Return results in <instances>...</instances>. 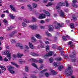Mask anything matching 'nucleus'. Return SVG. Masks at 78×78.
Here are the masks:
<instances>
[{
    "label": "nucleus",
    "mask_w": 78,
    "mask_h": 78,
    "mask_svg": "<svg viewBox=\"0 0 78 78\" xmlns=\"http://www.w3.org/2000/svg\"><path fill=\"white\" fill-rule=\"evenodd\" d=\"M65 73L66 75L67 76H71V74L73 73V70L72 69V67L68 66V67L66 70Z\"/></svg>",
    "instance_id": "1"
},
{
    "label": "nucleus",
    "mask_w": 78,
    "mask_h": 78,
    "mask_svg": "<svg viewBox=\"0 0 78 78\" xmlns=\"http://www.w3.org/2000/svg\"><path fill=\"white\" fill-rule=\"evenodd\" d=\"M2 55H7V58L9 59H11V54L9 53V51H3L2 52Z\"/></svg>",
    "instance_id": "2"
},
{
    "label": "nucleus",
    "mask_w": 78,
    "mask_h": 78,
    "mask_svg": "<svg viewBox=\"0 0 78 78\" xmlns=\"http://www.w3.org/2000/svg\"><path fill=\"white\" fill-rule=\"evenodd\" d=\"M8 70L9 71H10V72L12 74H14L15 73V71L13 70H11V69H14V67H12L11 66H9L8 67Z\"/></svg>",
    "instance_id": "3"
},
{
    "label": "nucleus",
    "mask_w": 78,
    "mask_h": 78,
    "mask_svg": "<svg viewBox=\"0 0 78 78\" xmlns=\"http://www.w3.org/2000/svg\"><path fill=\"white\" fill-rule=\"evenodd\" d=\"M29 27L31 28L32 30H36L37 29L38 26H37V25L35 24H33V25H29Z\"/></svg>",
    "instance_id": "4"
},
{
    "label": "nucleus",
    "mask_w": 78,
    "mask_h": 78,
    "mask_svg": "<svg viewBox=\"0 0 78 78\" xmlns=\"http://www.w3.org/2000/svg\"><path fill=\"white\" fill-rule=\"evenodd\" d=\"M69 56L71 59L72 61H73V62H76V58L75 57V56L73 55H69Z\"/></svg>",
    "instance_id": "5"
},
{
    "label": "nucleus",
    "mask_w": 78,
    "mask_h": 78,
    "mask_svg": "<svg viewBox=\"0 0 78 78\" xmlns=\"http://www.w3.org/2000/svg\"><path fill=\"white\" fill-rule=\"evenodd\" d=\"M48 27L49 28V31H53L54 27L52 25H49Z\"/></svg>",
    "instance_id": "6"
},
{
    "label": "nucleus",
    "mask_w": 78,
    "mask_h": 78,
    "mask_svg": "<svg viewBox=\"0 0 78 78\" xmlns=\"http://www.w3.org/2000/svg\"><path fill=\"white\" fill-rule=\"evenodd\" d=\"M53 52L51 51L49 52V53L46 54L45 56L47 57L51 56H52V55H53Z\"/></svg>",
    "instance_id": "7"
},
{
    "label": "nucleus",
    "mask_w": 78,
    "mask_h": 78,
    "mask_svg": "<svg viewBox=\"0 0 78 78\" xmlns=\"http://www.w3.org/2000/svg\"><path fill=\"white\" fill-rule=\"evenodd\" d=\"M47 70V69H44L42 71L40 72L41 74H40V77H43V76H44L43 73L44 72H46Z\"/></svg>",
    "instance_id": "8"
},
{
    "label": "nucleus",
    "mask_w": 78,
    "mask_h": 78,
    "mask_svg": "<svg viewBox=\"0 0 78 78\" xmlns=\"http://www.w3.org/2000/svg\"><path fill=\"white\" fill-rule=\"evenodd\" d=\"M60 63L59 62H55L53 63V65L55 67H58V66L59 65V64H60Z\"/></svg>",
    "instance_id": "9"
},
{
    "label": "nucleus",
    "mask_w": 78,
    "mask_h": 78,
    "mask_svg": "<svg viewBox=\"0 0 78 78\" xmlns=\"http://www.w3.org/2000/svg\"><path fill=\"white\" fill-rule=\"evenodd\" d=\"M59 6H64L65 5V3L63 2H61L59 3L58 4Z\"/></svg>",
    "instance_id": "10"
},
{
    "label": "nucleus",
    "mask_w": 78,
    "mask_h": 78,
    "mask_svg": "<svg viewBox=\"0 0 78 78\" xmlns=\"http://www.w3.org/2000/svg\"><path fill=\"white\" fill-rule=\"evenodd\" d=\"M44 12V13L46 15L47 17H50V14L48 12V11H46L45 10H43Z\"/></svg>",
    "instance_id": "11"
},
{
    "label": "nucleus",
    "mask_w": 78,
    "mask_h": 78,
    "mask_svg": "<svg viewBox=\"0 0 78 78\" xmlns=\"http://www.w3.org/2000/svg\"><path fill=\"white\" fill-rule=\"evenodd\" d=\"M45 17V15L44 14H41L39 17V19H44Z\"/></svg>",
    "instance_id": "12"
},
{
    "label": "nucleus",
    "mask_w": 78,
    "mask_h": 78,
    "mask_svg": "<svg viewBox=\"0 0 78 78\" xmlns=\"http://www.w3.org/2000/svg\"><path fill=\"white\" fill-rule=\"evenodd\" d=\"M10 8L12 9V11H14V12H16V9L14 8V7L13 5H11L10 6Z\"/></svg>",
    "instance_id": "13"
},
{
    "label": "nucleus",
    "mask_w": 78,
    "mask_h": 78,
    "mask_svg": "<svg viewBox=\"0 0 78 78\" xmlns=\"http://www.w3.org/2000/svg\"><path fill=\"white\" fill-rule=\"evenodd\" d=\"M50 71L53 74V75H55L57 73V72H55V71L52 70L51 69H50Z\"/></svg>",
    "instance_id": "14"
},
{
    "label": "nucleus",
    "mask_w": 78,
    "mask_h": 78,
    "mask_svg": "<svg viewBox=\"0 0 78 78\" xmlns=\"http://www.w3.org/2000/svg\"><path fill=\"white\" fill-rule=\"evenodd\" d=\"M31 55L33 56H39V54H38L35 53L34 52H32L30 53Z\"/></svg>",
    "instance_id": "15"
},
{
    "label": "nucleus",
    "mask_w": 78,
    "mask_h": 78,
    "mask_svg": "<svg viewBox=\"0 0 78 78\" xmlns=\"http://www.w3.org/2000/svg\"><path fill=\"white\" fill-rule=\"evenodd\" d=\"M57 25L58 26L59 28H61L64 26V23H63L60 24V23H57Z\"/></svg>",
    "instance_id": "16"
},
{
    "label": "nucleus",
    "mask_w": 78,
    "mask_h": 78,
    "mask_svg": "<svg viewBox=\"0 0 78 78\" xmlns=\"http://www.w3.org/2000/svg\"><path fill=\"white\" fill-rule=\"evenodd\" d=\"M60 12V16L64 18V12H62V10H61Z\"/></svg>",
    "instance_id": "17"
},
{
    "label": "nucleus",
    "mask_w": 78,
    "mask_h": 78,
    "mask_svg": "<svg viewBox=\"0 0 78 78\" xmlns=\"http://www.w3.org/2000/svg\"><path fill=\"white\" fill-rule=\"evenodd\" d=\"M55 60V61H60L62 60V58H61V57H59L58 58H56Z\"/></svg>",
    "instance_id": "18"
},
{
    "label": "nucleus",
    "mask_w": 78,
    "mask_h": 78,
    "mask_svg": "<svg viewBox=\"0 0 78 78\" xmlns=\"http://www.w3.org/2000/svg\"><path fill=\"white\" fill-rule=\"evenodd\" d=\"M0 67L2 70H6V68L4 66H2V65H0Z\"/></svg>",
    "instance_id": "19"
},
{
    "label": "nucleus",
    "mask_w": 78,
    "mask_h": 78,
    "mask_svg": "<svg viewBox=\"0 0 78 78\" xmlns=\"http://www.w3.org/2000/svg\"><path fill=\"white\" fill-rule=\"evenodd\" d=\"M30 61H32V62H37V60L36 59H35L33 58H32L30 59Z\"/></svg>",
    "instance_id": "20"
},
{
    "label": "nucleus",
    "mask_w": 78,
    "mask_h": 78,
    "mask_svg": "<svg viewBox=\"0 0 78 78\" xmlns=\"http://www.w3.org/2000/svg\"><path fill=\"white\" fill-rule=\"evenodd\" d=\"M29 47L31 48H32V49L34 48V46L32 44V43H29Z\"/></svg>",
    "instance_id": "21"
},
{
    "label": "nucleus",
    "mask_w": 78,
    "mask_h": 78,
    "mask_svg": "<svg viewBox=\"0 0 78 78\" xmlns=\"http://www.w3.org/2000/svg\"><path fill=\"white\" fill-rule=\"evenodd\" d=\"M35 36L37 38V39H41V38H42V37L38 34H36Z\"/></svg>",
    "instance_id": "22"
},
{
    "label": "nucleus",
    "mask_w": 78,
    "mask_h": 78,
    "mask_svg": "<svg viewBox=\"0 0 78 78\" xmlns=\"http://www.w3.org/2000/svg\"><path fill=\"white\" fill-rule=\"evenodd\" d=\"M24 22H26V23H30V21L28 20H27V19H24L23 20Z\"/></svg>",
    "instance_id": "23"
},
{
    "label": "nucleus",
    "mask_w": 78,
    "mask_h": 78,
    "mask_svg": "<svg viewBox=\"0 0 78 78\" xmlns=\"http://www.w3.org/2000/svg\"><path fill=\"white\" fill-rule=\"evenodd\" d=\"M31 39H32V41L33 42H36V41H37V40H36V39L34 38V37H32Z\"/></svg>",
    "instance_id": "24"
},
{
    "label": "nucleus",
    "mask_w": 78,
    "mask_h": 78,
    "mask_svg": "<svg viewBox=\"0 0 78 78\" xmlns=\"http://www.w3.org/2000/svg\"><path fill=\"white\" fill-rule=\"evenodd\" d=\"M11 63L12 65H14V66H16L17 68L19 67V66L17 65L16 63L12 62H11Z\"/></svg>",
    "instance_id": "25"
},
{
    "label": "nucleus",
    "mask_w": 78,
    "mask_h": 78,
    "mask_svg": "<svg viewBox=\"0 0 78 78\" xmlns=\"http://www.w3.org/2000/svg\"><path fill=\"white\" fill-rule=\"evenodd\" d=\"M32 66H33V67H35L37 69V66L36 64L35 63H33L32 64Z\"/></svg>",
    "instance_id": "26"
},
{
    "label": "nucleus",
    "mask_w": 78,
    "mask_h": 78,
    "mask_svg": "<svg viewBox=\"0 0 78 78\" xmlns=\"http://www.w3.org/2000/svg\"><path fill=\"white\" fill-rule=\"evenodd\" d=\"M53 4L51 2H49L47 5H46V6L48 7L51 6Z\"/></svg>",
    "instance_id": "27"
},
{
    "label": "nucleus",
    "mask_w": 78,
    "mask_h": 78,
    "mask_svg": "<svg viewBox=\"0 0 78 78\" xmlns=\"http://www.w3.org/2000/svg\"><path fill=\"white\" fill-rule=\"evenodd\" d=\"M70 26H71L70 27L71 28H75L74 27V23H71L70 24Z\"/></svg>",
    "instance_id": "28"
},
{
    "label": "nucleus",
    "mask_w": 78,
    "mask_h": 78,
    "mask_svg": "<svg viewBox=\"0 0 78 78\" xmlns=\"http://www.w3.org/2000/svg\"><path fill=\"white\" fill-rule=\"evenodd\" d=\"M46 51L47 52L49 51V46L47 45L46 47Z\"/></svg>",
    "instance_id": "29"
},
{
    "label": "nucleus",
    "mask_w": 78,
    "mask_h": 78,
    "mask_svg": "<svg viewBox=\"0 0 78 78\" xmlns=\"http://www.w3.org/2000/svg\"><path fill=\"white\" fill-rule=\"evenodd\" d=\"M63 68H64V66H59L58 68V69H59V71H61V69H63Z\"/></svg>",
    "instance_id": "30"
},
{
    "label": "nucleus",
    "mask_w": 78,
    "mask_h": 78,
    "mask_svg": "<svg viewBox=\"0 0 78 78\" xmlns=\"http://www.w3.org/2000/svg\"><path fill=\"white\" fill-rule=\"evenodd\" d=\"M62 38L63 39L64 41H67V38H66V36H63L62 37Z\"/></svg>",
    "instance_id": "31"
},
{
    "label": "nucleus",
    "mask_w": 78,
    "mask_h": 78,
    "mask_svg": "<svg viewBox=\"0 0 78 78\" xmlns=\"http://www.w3.org/2000/svg\"><path fill=\"white\" fill-rule=\"evenodd\" d=\"M29 70V68L28 66H26L25 68V71L28 72Z\"/></svg>",
    "instance_id": "32"
},
{
    "label": "nucleus",
    "mask_w": 78,
    "mask_h": 78,
    "mask_svg": "<svg viewBox=\"0 0 78 78\" xmlns=\"http://www.w3.org/2000/svg\"><path fill=\"white\" fill-rule=\"evenodd\" d=\"M33 8H36V7H37V4L34 3L33 4Z\"/></svg>",
    "instance_id": "33"
},
{
    "label": "nucleus",
    "mask_w": 78,
    "mask_h": 78,
    "mask_svg": "<svg viewBox=\"0 0 78 78\" xmlns=\"http://www.w3.org/2000/svg\"><path fill=\"white\" fill-rule=\"evenodd\" d=\"M9 16L10 17H11V18L12 19H14V16H13V15L12 14H10Z\"/></svg>",
    "instance_id": "34"
},
{
    "label": "nucleus",
    "mask_w": 78,
    "mask_h": 78,
    "mask_svg": "<svg viewBox=\"0 0 78 78\" xmlns=\"http://www.w3.org/2000/svg\"><path fill=\"white\" fill-rule=\"evenodd\" d=\"M73 19L74 20H76V17H75V15L74 14L73 15Z\"/></svg>",
    "instance_id": "35"
},
{
    "label": "nucleus",
    "mask_w": 78,
    "mask_h": 78,
    "mask_svg": "<svg viewBox=\"0 0 78 78\" xmlns=\"http://www.w3.org/2000/svg\"><path fill=\"white\" fill-rule=\"evenodd\" d=\"M33 20H32V22H34L36 21V19L34 17H32Z\"/></svg>",
    "instance_id": "36"
},
{
    "label": "nucleus",
    "mask_w": 78,
    "mask_h": 78,
    "mask_svg": "<svg viewBox=\"0 0 78 78\" xmlns=\"http://www.w3.org/2000/svg\"><path fill=\"white\" fill-rule=\"evenodd\" d=\"M16 46L17 47H20V42H17L16 44Z\"/></svg>",
    "instance_id": "37"
},
{
    "label": "nucleus",
    "mask_w": 78,
    "mask_h": 78,
    "mask_svg": "<svg viewBox=\"0 0 78 78\" xmlns=\"http://www.w3.org/2000/svg\"><path fill=\"white\" fill-rule=\"evenodd\" d=\"M49 61H50V63H52L53 61V59L52 58H50L49 59Z\"/></svg>",
    "instance_id": "38"
},
{
    "label": "nucleus",
    "mask_w": 78,
    "mask_h": 78,
    "mask_svg": "<svg viewBox=\"0 0 78 78\" xmlns=\"http://www.w3.org/2000/svg\"><path fill=\"white\" fill-rule=\"evenodd\" d=\"M57 49L60 51H62V50H63V49H62L61 47H58L57 48Z\"/></svg>",
    "instance_id": "39"
},
{
    "label": "nucleus",
    "mask_w": 78,
    "mask_h": 78,
    "mask_svg": "<svg viewBox=\"0 0 78 78\" xmlns=\"http://www.w3.org/2000/svg\"><path fill=\"white\" fill-rule=\"evenodd\" d=\"M22 26H23V27H26L27 25L25 23H22Z\"/></svg>",
    "instance_id": "40"
},
{
    "label": "nucleus",
    "mask_w": 78,
    "mask_h": 78,
    "mask_svg": "<svg viewBox=\"0 0 78 78\" xmlns=\"http://www.w3.org/2000/svg\"><path fill=\"white\" fill-rule=\"evenodd\" d=\"M73 7H75V8H78V6L76 5V4H74L73 5Z\"/></svg>",
    "instance_id": "41"
},
{
    "label": "nucleus",
    "mask_w": 78,
    "mask_h": 78,
    "mask_svg": "<svg viewBox=\"0 0 78 78\" xmlns=\"http://www.w3.org/2000/svg\"><path fill=\"white\" fill-rule=\"evenodd\" d=\"M43 60L42 59H40L39 60V63H42L43 62Z\"/></svg>",
    "instance_id": "42"
},
{
    "label": "nucleus",
    "mask_w": 78,
    "mask_h": 78,
    "mask_svg": "<svg viewBox=\"0 0 78 78\" xmlns=\"http://www.w3.org/2000/svg\"><path fill=\"white\" fill-rule=\"evenodd\" d=\"M12 56L13 58H17V56L16 55V54H13L12 55Z\"/></svg>",
    "instance_id": "43"
},
{
    "label": "nucleus",
    "mask_w": 78,
    "mask_h": 78,
    "mask_svg": "<svg viewBox=\"0 0 78 78\" xmlns=\"http://www.w3.org/2000/svg\"><path fill=\"white\" fill-rule=\"evenodd\" d=\"M11 44H14L16 43V41L14 40H12L11 41Z\"/></svg>",
    "instance_id": "44"
},
{
    "label": "nucleus",
    "mask_w": 78,
    "mask_h": 78,
    "mask_svg": "<svg viewBox=\"0 0 78 78\" xmlns=\"http://www.w3.org/2000/svg\"><path fill=\"white\" fill-rule=\"evenodd\" d=\"M72 53H73V55H76V52H75V51H73L72 52Z\"/></svg>",
    "instance_id": "45"
},
{
    "label": "nucleus",
    "mask_w": 78,
    "mask_h": 78,
    "mask_svg": "<svg viewBox=\"0 0 78 78\" xmlns=\"http://www.w3.org/2000/svg\"><path fill=\"white\" fill-rule=\"evenodd\" d=\"M16 57H17L18 58H20V53L18 52L17 53Z\"/></svg>",
    "instance_id": "46"
},
{
    "label": "nucleus",
    "mask_w": 78,
    "mask_h": 78,
    "mask_svg": "<svg viewBox=\"0 0 78 78\" xmlns=\"http://www.w3.org/2000/svg\"><path fill=\"white\" fill-rule=\"evenodd\" d=\"M45 75L46 77H48L49 76V74H48V73H45Z\"/></svg>",
    "instance_id": "47"
},
{
    "label": "nucleus",
    "mask_w": 78,
    "mask_h": 78,
    "mask_svg": "<svg viewBox=\"0 0 78 78\" xmlns=\"http://www.w3.org/2000/svg\"><path fill=\"white\" fill-rule=\"evenodd\" d=\"M40 23L42 24L44 23H45V21L43 20H41L40 21Z\"/></svg>",
    "instance_id": "48"
},
{
    "label": "nucleus",
    "mask_w": 78,
    "mask_h": 78,
    "mask_svg": "<svg viewBox=\"0 0 78 78\" xmlns=\"http://www.w3.org/2000/svg\"><path fill=\"white\" fill-rule=\"evenodd\" d=\"M59 26L57 25H55V29H58L59 28Z\"/></svg>",
    "instance_id": "49"
},
{
    "label": "nucleus",
    "mask_w": 78,
    "mask_h": 78,
    "mask_svg": "<svg viewBox=\"0 0 78 78\" xmlns=\"http://www.w3.org/2000/svg\"><path fill=\"white\" fill-rule=\"evenodd\" d=\"M4 60L5 61H8V59H7L6 57H5L4 58Z\"/></svg>",
    "instance_id": "50"
},
{
    "label": "nucleus",
    "mask_w": 78,
    "mask_h": 78,
    "mask_svg": "<svg viewBox=\"0 0 78 78\" xmlns=\"http://www.w3.org/2000/svg\"><path fill=\"white\" fill-rule=\"evenodd\" d=\"M40 28H41V29H43V30H44L45 28V27L42 26H40Z\"/></svg>",
    "instance_id": "51"
},
{
    "label": "nucleus",
    "mask_w": 78,
    "mask_h": 78,
    "mask_svg": "<svg viewBox=\"0 0 78 78\" xmlns=\"http://www.w3.org/2000/svg\"><path fill=\"white\" fill-rule=\"evenodd\" d=\"M65 3H66V6L67 7L68 6H69V4L67 3V1H65Z\"/></svg>",
    "instance_id": "52"
},
{
    "label": "nucleus",
    "mask_w": 78,
    "mask_h": 78,
    "mask_svg": "<svg viewBox=\"0 0 78 78\" xmlns=\"http://www.w3.org/2000/svg\"><path fill=\"white\" fill-rule=\"evenodd\" d=\"M47 36H49L50 37H51V34H50V33L47 34Z\"/></svg>",
    "instance_id": "53"
},
{
    "label": "nucleus",
    "mask_w": 78,
    "mask_h": 78,
    "mask_svg": "<svg viewBox=\"0 0 78 78\" xmlns=\"http://www.w3.org/2000/svg\"><path fill=\"white\" fill-rule=\"evenodd\" d=\"M20 64H22V63L23 62V61L22 59H20Z\"/></svg>",
    "instance_id": "54"
},
{
    "label": "nucleus",
    "mask_w": 78,
    "mask_h": 78,
    "mask_svg": "<svg viewBox=\"0 0 78 78\" xmlns=\"http://www.w3.org/2000/svg\"><path fill=\"white\" fill-rule=\"evenodd\" d=\"M3 22H4V23H7V21L5 19L3 20Z\"/></svg>",
    "instance_id": "55"
},
{
    "label": "nucleus",
    "mask_w": 78,
    "mask_h": 78,
    "mask_svg": "<svg viewBox=\"0 0 78 78\" xmlns=\"http://www.w3.org/2000/svg\"><path fill=\"white\" fill-rule=\"evenodd\" d=\"M31 78H37V77L34 76V75H32L31 76Z\"/></svg>",
    "instance_id": "56"
},
{
    "label": "nucleus",
    "mask_w": 78,
    "mask_h": 78,
    "mask_svg": "<svg viewBox=\"0 0 78 78\" xmlns=\"http://www.w3.org/2000/svg\"><path fill=\"white\" fill-rule=\"evenodd\" d=\"M43 67H44V65H41L40 67V69H43Z\"/></svg>",
    "instance_id": "57"
},
{
    "label": "nucleus",
    "mask_w": 78,
    "mask_h": 78,
    "mask_svg": "<svg viewBox=\"0 0 78 78\" xmlns=\"http://www.w3.org/2000/svg\"><path fill=\"white\" fill-rule=\"evenodd\" d=\"M5 14H2L1 15V17H2V18H3V17H5Z\"/></svg>",
    "instance_id": "58"
},
{
    "label": "nucleus",
    "mask_w": 78,
    "mask_h": 78,
    "mask_svg": "<svg viewBox=\"0 0 78 78\" xmlns=\"http://www.w3.org/2000/svg\"><path fill=\"white\" fill-rule=\"evenodd\" d=\"M25 48H27V49H29V48H28V46L27 45H25Z\"/></svg>",
    "instance_id": "59"
},
{
    "label": "nucleus",
    "mask_w": 78,
    "mask_h": 78,
    "mask_svg": "<svg viewBox=\"0 0 78 78\" xmlns=\"http://www.w3.org/2000/svg\"><path fill=\"white\" fill-rule=\"evenodd\" d=\"M20 47L21 49H22V50H23V46L20 45Z\"/></svg>",
    "instance_id": "60"
},
{
    "label": "nucleus",
    "mask_w": 78,
    "mask_h": 78,
    "mask_svg": "<svg viewBox=\"0 0 78 78\" xmlns=\"http://www.w3.org/2000/svg\"><path fill=\"white\" fill-rule=\"evenodd\" d=\"M70 44H72V45L73 44V43H72V41H69V42L68 45H70Z\"/></svg>",
    "instance_id": "61"
},
{
    "label": "nucleus",
    "mask_w": 78,
    "mask_h": 78,
    "mask_svg": "<svg viewBox=\"0 0 78 78\" xmlns=\"http://www.w3.org/2000/svg\"><path fill=\"white\" fill-rule=\"evenodd\" d=\"M77 1L76 0H73V3H75Z\"/></svg>",
    "instance_id": "62"
},
{
    "label": "nucleus",
    "mask_w": 78,
    "mask_h": 78,
    "mask_svg": "<svg viewBox=\"0 0 78 78\" xmlns=\"http://www.w3.org/2000/svg\"><path fill=\"white\" fill-rule=\"evenodd\" d=\"M45 43L46 44H49V42L47 41H46L45 42Z\"/></svg>",
    "instance_id": "63"
},
{
    "label": "nucleus",
    "mask_w": 78,
    "mask_h": 78,
    "mask_svg": "<svg viewBox=\"0 0 78 78\" xmlns=\"http://www.w3.org/2000/svg\"><path fill=\"white\" fill-rule=\"evenodd\" d=\"M23 56V54H20V58H22V56Z\"/></svg>",
    "instance_id": "64"
}]
</instances>
